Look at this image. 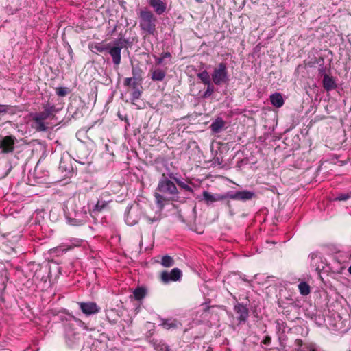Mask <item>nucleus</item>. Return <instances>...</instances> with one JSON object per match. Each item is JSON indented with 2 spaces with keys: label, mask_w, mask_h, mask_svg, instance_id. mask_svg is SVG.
I'll return each instance as SVG.
<instances>
[{
  "label": "nucleus",
  "mask_w": 351,
  "mask_h": 351,
  "mask_svg": "<svg viewBox=\"0 0 351 351\" xmlns=\"http://www.w3.org/2000/svg\"><path fill=\"white\" fill-rule=\"evenodd\" d=\"M326 66H325L324 64H319V69H318V72H319V74L322 76L324 77V75H328L326 73Z\"/></svg>",
  "instance_id": "39"
},
{
  "label": "nucleus",
  "mask_w": 351,
  "mask_h": 351,
  "mask_svg": "<svg viewBox=\"0 0 351 351\" xmlns=\"http://www.w3.org/2000/svg\"><path fill=\"white\" fill-rule=\"evenodd\" d=\"M56 94L60 97H64L66 96L69 91L67 88L64 87H58L56 89Z\"/></svg>",
  "instance_id": "37"
},
{
  "label": "nucleus",
  "mask_w": 351,
  "mask_h": 351,
  "mask_svg": "<svg viewBox=\"0 0 351 351\" xmlns=\"http://www.w3.org/2000/svg\"><path fill=\"white\" fill-rule=\"evenodd\" d=\"M197 77L204 84H207L210 82L209 73L206 71H203L197 74Z\"/></svg>",
  "instance_id": "29"
},
{
  "label": "nucleus",
  "mask_w": 351,
  "mask_h": 351,
  "mask_svg": "<svg viewBox=\"0 0 351 351\" xmlns=\"http://www.w3.org/2000/svg\"><path fill=\"white\" fill-rule=\"evenodd\" d=\"M126 43L127 40L122 38L114 40L112 43H110L108 52L112 58L113 64L117 66H118L121 63V51Z\"/></svg>",
  "instance_id": "3"
},
{
  "label": "nucleus",
  "mask_w": 351,
  "mask_h": 351,
  "mask_svg": "<svg viewBox=\"0 0 351 351\" xmlns=\"http://www.w3.org/2000/svg\"><path fill=\"white\" fill-rule=\"evenodd\" d=\"M169 178L171 179L174 180L180 188L184 189L186 191L193 192V189L191 186H189L187 184L184 183V182L180 181L179 179L176 178L173 173L169 174Z\"/></svg>",
  "instance_id": "21"
},
{
  "label": "nucleus",
  "mask_w": 351,
  "mask_h": 351,
  "mask_svg": "<svg viewBox=\"0 0 351 351\" xmlns=\"http://www.w3.org/2000/svg\"><path fill=\"white\" fill-rule=\"evenodd\" d=\"M151 79L154 82L162 81L167 74L166 69H162L160 68H155L151 70Z\"/></svg>",
  "instance_id": "13"
},
{
  "label": "nucleus",
  "mask_w": 351,
  "mask_h": 351,
  "mask_svg": "<svg viewBox=\"0 0 351 351\" xmlns=\"http://www.w3.org/2000/svg\"><path fill=\"white\" fill-rule=\"evenodd\" d=\"M295 351H317L314 343H304L302 339H297L295 341Z\"/></svg>",
  "instance_id": "9"
},
{
  "label": "nucleus",
  "mask_w": 351,
  "mask_h": 351,
  "mask_svg": "<svg viewBox=\"0 0 351 351\" xmlns=\"http://www.w3.org/2000/svg\"><path fill=\"white\" fill-rule=\"evenodd\" d=\"M69 315L70 317H71V318L74 322H75L77 324V325H78L79 326H80V327H82V328H84V329H86V330H87V329H88V327H87L86 324H85V322H83L82 320H81L80 319L77 318L76 317H75V316H74V315H70V314H69Z\"/></svg>",
  "instance_id": "36"
},
{
  "label": "nucleus",
  "mask_w": 351,
  "mask_h": 351,
  "mask_svg": "<svg viewBox=\"0 0 351 351\" xmlns=\"http://www.w3.org/2000/svg\"><path fill=\"white\" fill-rule=\"evenodd\" d=\"M44 111L49 116L53 115L55 112H57L56 106L53 104H51L47 102L46 104L43 106Z\"/></svg>",
  "instance_id": "27"
},
{
  "label": "nucleus",
  "mask_w": 351,
  "mask_h": 351,
  "mask_svg": "<svg viewBox=\"0 0 351 351\" xmlns=\"http://www.w3.org/2000/svg\"><path fill=\"white\" fill-rule=\"evenodd\" d=\"M271 342V338L270 336L267 335L265 337L264 339L262 341V343L266 346H269Z\"/></svg>",
  "instance_id": "40"
},
{
  "label": "nucleus",
  "mask_w": 351,
  "mask_h": 351,
  "mask_svg": "<svg viewBox=\"0 0 351 351\" xmlns=\"http://www.w3.org/2000/svg\"><path fill=\"white\" fill-rule=\"evenodd\" d=\"M323 87L326 91H330L337 88V85L334 77L324 75L322 80Z\"/></svg>",
  "instance_id": "12"
},
{
  "label": "nucleus",
  "mask_w": 351,
  "mask_h": 351,
  "mask_svg": "<svg viewBox=\"0 0 351 351\" xmlns=\"http://www.w3.org/2000/svg\"><path fill=\"white\" fill-rule=\"evenodd\" d=\"M147 221H149V223H154V221H158L160 220V218L158 217H153V218H151V217H147Z\"/></svg>",
  "instance_id": "42"
},
{
  "label": "nucleus",
  "mask_w": 351,
  "mask_h": 351,
  "mask_svg": "<svg viewBox=\"0 0 351 351\" xmlns=\"http://www.w3.org/2000/svg\"><path fill=\"white\" fill-rule=\"evenodd\" d=\"M16 138L13 136H6L0 140V147L2 152L7 154L14 151Z\"/></svg>",
  "instance_id": "7"
},
{
  "label": "nucleus",
  "mask_w": 351,
  "mask_h": 351,
  "mask_svg": "<svg viewBox=\"0 0 351 351\" xmlns=\"http://www.w3.org/2000/svg\"><path fill=\"white\" fill-rule=\"evenodd\" d=\"M161 326L165 328V329H167V330H170V329H175V328H178V327H180L182 326V324L180 322H178L177 320L176 319H165L162 322V323L161 324Z\"/></svg>",
  "instance_id": "17"
},
{
  "label": "nucleus",
  "mask_w": 351,
  "mask_h": 351,
  "mask_svg": "<svg viewBox=\"0 0 351 351\" xmlns=\"http://www.w3.org/2000/svg\"><path fill=\"white\" fill-rule=\"evenodd\" d=\"M202 195H203V199L208 204L221 200L220 194L213 195L208 191H204L202 193Z\"/></svg>",
  "instance_id": "15"
},
{
  "label": "nucleus",
  "mask_w": 351,
  "mask_h": 351,
  "mask_svg": "<svg viewBox=\"0 0 351 351\" xmlns=\"http://www.w3.org/2000/svg\"><path fill=\"white\" fill-rule=\"evenodd\" d=\"M351 197V193H341L335 198V201H346Z\"/></svg>",
  "instance_id": "38"
},
{
  "label": "nucleus",
  "mask_w": 351,
  "mask_h": 351,
  "mask_svg": "<svg viewBox=\"0 0 351 351\" xmlns=\"http://www.w3.org/2000/svg\"><path fill=\"white\" fill-rule=\"evenodd\" d=\"M33 125L32 128L38 132H45L48 129L47 124L41 120L37 119L32 117Z\"/></svg>",
  "instance_id": "18"
},
{
  "label": "nucleus",
  "mask_w": 351,
  "mask_h": 351,
  "mask_svg": "<svg viewBox=\"0 0 351 351\" xmlns=\"http://www.w3.org/2000/svg\"><path fill=\"white\" fill-rule=\"evenodd\" d=\"M182 275V271L180 269L174 268L170 272L167 271H162L160 277L163 282L168 283L170 281L179 280Z\"/></svg>",
  "instance_id": "5"
},
{
  "label": "nucleus",
  "mask_w": 351,
  "mask_h": 351,
  "mask_svg": "<svg viewBox=\"0 0 351 351\" xmlns=\"http://www.w3.org/2000/svg\"><path fill=\"white\" fill-rule=\"evenodd\" d=\"M220 195H221V200H224L228 198L231 199L237 200V192H235V193L228 192V193H225L223 194H220Z\"/></svg>",
  "instance_id": "32"
},
{
  "label": "nucleus",
  "mask_w": 351,
  "mask_h": 351,
  "mask_svg": "<svg viewBox=\"0 0 351 351\" xmlns=\"http://www.w3.org/2000/svg\"><path fill=\"white\" fill-rule=\"evenodd\" d=\"M171 54L169 52L162 53L159 57L154 56L156 64L157 65L164 64V60L166 58H171Z\"/></svg>",
  "instance_id": "26"
},
{
  "label": "nucleus",
  "mask_w": 351,
  "mask_h": 351,
  "mask_svg": "<svg viewBox=\"0 0 351 351\" xmlns=\"http://www.w3.org/2000/svg\"><path fill=\"white\" fill-rule=\"evenodd\" d=\"M206 85H207V88L202 95L203 98H208L214 92V86L211 83L207 84Z\"/></svg>",
  "instance_id": "34"
},
{
  "label": "nucleus",
  "mask_w": 351,
  "mask_h": 351,
  "mask_svg": "<svg viewBox=\"0 0 351 351\" xmlns=\"http://www.w3.org/2000/svg\"><path fill=\"white\" fill-rule=\"evenodd\" d=\"M132 78L136 81L142 82V70L140 68L132 67Z\"/></svg>",
  "instance_id": "30"
},
{
  "label": "nucleus",
  "mask_w": 351,
  "mask_h": 351,
  "mask_svg": "<svg viewBox=\"0 0 351 351\" xmlns=\"http://www.w3.org/2000/svg\"><path fill=\"white\" fill-rule=\"evenodd\" d=\"M134 297L136 300H141L146 295V289L143 287H137L133 291Z\"/></svg>",
  "instance_id": "22"
},
{
  "label": "nucleus",
  "mask_w": 351,
  "mask_h": 351,
  "mask_svg": "<svg viewBox=\"0 0 351 351\" xmlns=\"http://www.w3.org/2000/svg\"><path fill=\"white\" fill-rule=\"evenodd\" d=\"M32 117L43 121L49 117V116L45 111L36 112L33 114Z\"/></svg>",
  "instance_id": "35"
},
{
  "label": "nucleus",
  "mask_w": 351,
  "mask_h": 351,
  "mask_svg": "<svg viewBox=\"0 0 351 351\" xmlns=\"http://www.w3.org/2000/svg\"><path fill=\"white\" fill-rule=\"evenodd\" d=\"M270 101L276 108H280L284 105L285 101L282 95L279 93H275L270 95Z\"/></svg>",
  "instance_id": "14"
},
{
  "label": "nucleus",
  "mask_w": 351,
  "mask_h": 351,
  "mask_svg": "<svg viewBox=\"0 0 351 351\" xmlns=\"http://www.w3.org/2000/svg\"><path fill=\"white\" fill-rule=\"evenodd\" d=\"M298 289L300 291V293L302 295H307L311 292V287L306 282H302L298 285Z\"/></svg>",
  "instance_id": "23"
},
{
  "label": "nucleus",
  "mask_w": 351,
  "mask_h": 351,
  "mask_svg": "<svg viewBox=\"0 0 351 351\" xmlns=\"http://www.w3.org/2000/svg\"><path fill=\"white\" fill-rule=\"evenodd\" d=\"M160 263L165 267H170L174 265V260L171 256L165 255L162 257Z\"/></svg>",
  "instance_id": "24"
},
{
  "label": "nucleus",
  "mask_w": 351,
  "mask_h": 351,
  "mask_svg": "<svg viewBox=\"0 0 351 351\" xmlns=\"http://www.w3.org/2000/svg\"><path fill=\"white\" fill-rule=\"evenodd\" d=\"M160 350H161V351H172V350L170 349L169 346H167V345H165V344H164V345H162V348H161Z\"/></svg>",
  "instance_id": "43"
},
{
  "label": "nucleus",
  "mask_w": 351,
  "mask_h": 351,
  "mask_svg": "<svg viewBox=\"0 0 351 351\" xmlns=\"http://www.w3.org/2000/svg\"><path fill=\"white\" fill-rule=\"evenodd\" d=\"M237 200L247 201L252 199L256 196L255 193L249 191H237Z\"/></svg>",
  "instance_id": "19"
},
{
  "label": "nucleus",
  "mask_w": 351,
  "mask_h": 351,
  "mask_svg": "<svg viewBox=\"0 0 351 351\" xmlns=\"http://www.w3.org/2000/svg\"><path fill=\"white\" fill-rule=\"evenodd\" d=\"M8 112V106L0 104V114H5Z\"/></svg>",
  "instance_id": "41"
},
{
  "label": "nucleus",
  "mask_w": 351,
  "mask_h": 351,
  "mask_svg": "<svg viewBox=\"0 0 351 351\" xmlns=\"http://www.w3.org/2000/svg\"><path fill=\"white\" fill-rule=\"evenodd\" d=\"M148 3L159 15L163 14L167 8L166 3L162 0H148Z\"/></svg>",
  "instance_id": "10"
},
{
  "label": "nucleus",
  "mask_w": 351,
  "mask_h": 351,
  "mask_svg": "<svg viewBox=\"0 0 351 351\" xmlns=\"http://www.w3.org/2000/svg\"><path fill=\"white\" fill-rule=\"evenodd\" d=\"M107 206V202L105 201H97V204L95 205L94 208H93V212H101Z\"/></svg>",
  "instance_id": "31"
},
{
  "label": "nucleus",
  "mask_w": 351,
  "mask_h": 351,
  "mask_svg": "<svg viewBox=\"0 0 351 351\" xmlns=\"http://www.w3.org/2000/svg\"><path fill=\"white\" fill-rule=\"evenodd\" d=\"M178 193L175 183L163 173L159 180L154 193L157 204H162L164 202L173 200L178 197Z\"/></svg>",
  "instance_id": "1"
},
{
  "label": "nucleus",
  "mask_w": 351,
  "mask_h": 351,
  "mask_svg": "<svg viewBox=\"0 0 351 351\" xmlns=\"http://www.w3.org/2000/svg\"><path fill=\"white\" fill-rule=\"evenodd\" d=\"M78 305L82 312L86 315L96 314L100 311V307L94 302H78Z\"/></svg>",
  "instance_id": "6"
},
{
  "label": "nucleus",
  "mask_w": 351,
  "mask_h": 351,
  "mask_svg": "<svg viewBox=\"0 0 351 351\" xmlns=\"http://www.w3.org/2000/svg\"><path fill=\"white\" fill-rule=\"evenodd\" d=\"M348 271L351 274V265L348 268Z\"/></svg>",
  "instance_id": "44"
},
{
  "label": "nucleus",
  "mask_w": 351,
  "mask_h": 351,
  "mask_svg": "<svg viewBox=\"0 0 351 351\" xmlns=\"http://www.w3.org/2000/svg\"><path fill=\"white\" fill-rule=\"evenodd\" d=\"M141 82V81H136L133 80L132 77H126L124 80L123 85L125 87H132V88L134 87L140 86Z\"/></svg>",
  "instance_id": "25"
},
{
  "label": "nucleus",
  "mask_w": 351,
  "mask_h": 351,
  "mask_svg": "<svg viewBox=\"0 0 351 351\" xmlns=\"http://www.w3.org/2000/svg\"><path fill=\"white\" fill-rule=\"evenodd\" d=\"M225 124L226 122L223 120V119L218 117L211 123L210 128L213 132L218 133L223 129V128L225 126Z\"/></svg>",
  "instance_id": "16"
},
{
  "label": "nucleus",
  "mask_w": 351,
  "mask_h": 351,
  "mask_svg": "<svg viewBox=\"0 0 351 351\" xmlns=\"http://www.w3.org/2000/svg\"><path fill=\"white\" fill-rule=\"evenodd\" d=\"M234 311L239 315V323H245L249 317V310L246 306L242 304H237L234 306Z\"/></svg>",
  "instance_id": "8"
},
{
  "label": "nucleus",
  "mask_w": 351,
  "mask_h": 351,
  "mask_svg": "<svg viewBox=\"0 0 351 351\" xmlns=\"http://www.w3.org/2000/svg\"><path fill=\"white\" fill-rule=\"evenodd\" d=\"M132 99L136 100L140 98L141 95V91L138 88V86H136L132 88Z\"/></svg>",
  "instance_id": "33"
},
{
  "label": "nucleus",
  "mask_w": 351,
  "mask_h": 351,
  "mask_svg": "<svg viewBox=\"0 0 351 351\" xmlns=\"http://www.w3.org/2000/svg\"><path fill=\"white\" fill-rule=\"evenodd\" d=\"M110 43H105L104 42L101 43H89L88 47L90 50L93 53H103L105 51H108V49L109 48Z\"/></svg>",
  "instance_id": "11"
},
{
  "label": "nucleus",
  "mask_w": 351,
  "mask_h": 351,
  "mask_svg": "<svg viewBox=\"0 0 351 351\" xmlns=\"http://www.w3.org/2000/svg\"><path fill=\"white\" fill-rule=\"evenodd\" d=\"M212 80L216 85H221L228 82V69L225 63L221 62L215 68L212 73Z\"/></svg>",
  "instance_id": "4"
},
{
  "label": "nucleus",
  "mask_w": 351,
  "mask_h": 351,
  "mask_svg": "<svg viewBox=\"0 0 351 351\" xmlns=\"http://www.w3.org/2000/svg\"><path fill=\"white\" fill-rule=\"evenodd\" d=\"M140 26L145 36L148 34H154L156 29L154 23H140Z\"/></svg>",
  "instance_id": "20"
},
{
  "label": "nucleus",
  "mask_w": 351,
  "mask_h": 351,
  "mask_svg": "<svg viewBox=\"0 0 351 351\" xmlns=\"http://www.w3.org/2000/svg\"><path fill=\"white\" fill-rule=\"evenodd\" d=\"M75 206V204L73 202H69V207L66 206L68 218L71 220L73 225L79 226L83 224L86 221V211L84 209L75 210L74 209Z\"/></svg>",
  "instance_id": "2"
},
{
  "label": "nucleus",
  "mask_w": 351,
  "mask_h": 351,
  "mask_svg": "<svg viewBox=\"0 0 351 351\" xmlns=\"http://www.w3.org/2000/svg\"><path fill=\"white\" fill-rule=\"evenodd\" d=\"M141 18L145 22H152L154 15L151 11L143 10L141 12Z\"/></svg>",
  "instance_id": "28"
}]
</instances>
